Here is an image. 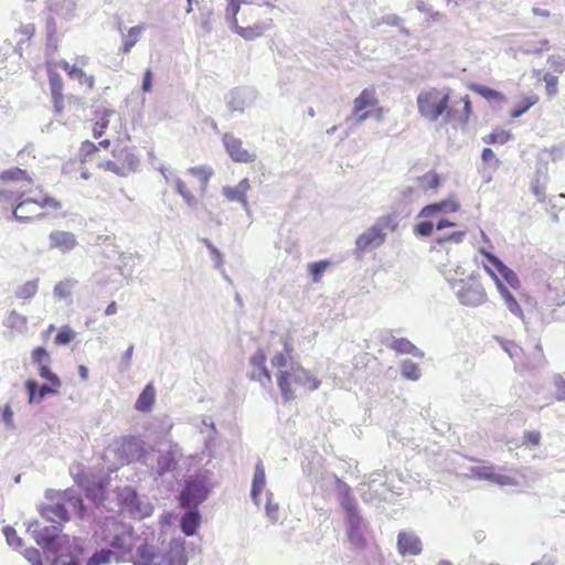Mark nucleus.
Returning <instances> with one entry per match:
<instances>
[{
	"label": "nucleus",
	"mask_w": 565,
	"mask_h": 565,
	"mask_svg": "<svg viewBox=\"0 0 565 565\" xmlns=\"http://www.w3.org/2000/svg\"><path fill=\"white\" fill-rule=\"evenodd\" d=\"M24 557L32 564V565H43L41 553L38 548L31 547L28 548L24 553Z\"/></svg>",
	"instance_id": "59"
},
{
	"label": "nucleus",
	"mask_w": 565,
	"mask_h": 565,
	"mask_svg": "<svg viewBox=\"0 0 565 565\" xmlns=\"http://www.w3.org/2000/svg\"><path fill=\"white\" fill-rule=\"evenodd\" d=\"M449 87H430L417 96L419 115L429 121H437L444 116V121L455 127H466L472 116V105L469 95L458 100L451 99Z\"/></svg>",
	"instance_id": "2"
},
{
	"label": "nucleus",
	"mask_w": 565,
	"mask_h": 565,
	"mask_svg": "<svg viewBox=\"0 0 565 565\" xmlns=\"http://www.w3.org/2000/svg\"><path fill=\"white\" fill-rule=\"evenodd\" d=\"M397 547L402 555H419L422 553V542L413 533L399 532L397 535Z\"/></svg>",
	"instance_id": "19"
},
{
	"label": "nucleus",
	"mask_w": 565,
	"mask_h": 565,
	"mask_svg": "<svg viewBox=\"0 0 565 565\" xmlns=\"http://www.w3.org/2000/svg\"><path fill=\"white\" fill-rule=\"evenodd\" d=\"M481 159L484 163L493 162V168H498L500 164L499 159L495 158L494 152L490 148H484L481 153Z\"/></svg>",
	"instance_id": "62"
},
{
	"label": "nucleus",
	"mask_w": 565,
	"mask_h": 565,
	"mask_svg": "<svg viewBox=\"0 0 565 565\" xmlns=\"http://www.w3.org/2000/svg\"><path fill=\"white\" fill-rule=\"evenodd\" d=\"M222 140L228 156L233 161L241 163H250L256 160V153L245 149L243 147V141L239 138H236L231 134H224Z\"/></svg>",
	"instance_id": "15"
},
{
	"label": "nucleus",
	"mask_w": 565,
	"mask_h": 565,
	"mask_svg": "<svg viewBox=\"0 0 565 565\" xmlns=\"http://www.w3.org/2000/svg\"><path fill=\"white\" fill-rule=\"evenodd\" d=\"M374 359L375 358L367 352H362V353L355 355L353 359V370L354 371L365 370L369 366V364L371 363V361Z\"/></svg>",
	"instance_id": "49"
},
{
	"label": "nucleus",
	"mask_w": 565,
	"mask_h": 565,
	"mask_svg": "<svg viewBox=\"0 0 565 565\" xmlns=\"http://www.w3.org/2000/svg\"><path fill=\"white\" fill-rule=\"evenodd\" d=\"M41 514L52 522H67L70 520V515L66 504L63 502L62 493L58 494L57 501L54 504L43 505Z\"/></svg>",
	"instance_id": "18"
},
{
	"label": "nucleus",
	"mask_w": 565,
	"mask_h": 565,
	"mask_svg": "<svg viewBox=\"0 0 565 565\" xmlns=\"http://www.w3.org/2000/svg\"><path fill=\"white\" fill-rule=\"evenodd\" d=\"M78 245L76 235L68 231L55 230L49 234L50 249H56L63 254L70 253Z\"/></svg>",
	"instance_id": "17"
},
{
	"label": "nucleus",
	"mask_w": 565,
	"mask_h": 565,
	"mask_svg": "<svg viewBox=\"0 0 565 565\" xmlns=\"http://www.w3.org/2000/svg\"><path fill=\"white\" fill-rule=\"evenodd\" d=\"M266 484L265 468L262 461H258L255 467L253 484H252V498L254 501L258 500Z\"/></svg>",
	"instance_id": "31"
},
{
	"label": "nucleus",
	"mask_w": 565,
	"mask_h": 565,
	"mask_svg": "<svg viewBox=\"0 0 565 565\" xmlns=\"http://www.w3.org/2000/svg\"><path fill=\"white\" fill-rule=\"evenodd\" d=\"M511 138V134L504 129H495L490 135H488L483 140L488 143H499L504 145Z\"/></svg>",
	"instance_id": "44"
},
{
	"label": "nucleus",
	"mask_w": 565,
	"mask_h": 565,
	"mask_svg": "<svg viewBox=\"0 0 565 565\" xmlns=\"http://www.w3.org/2000/svg\"><path fill=\"white\" fill-rule=\"evenodd\" d=\"M502 348L512 359L520 358V354L522 353V349L512 341L502 342Z\"/></svg>",
	"instance_id": "60"
},
{
	"label": "nucleus",
	"mask_w": 565,
	"mask_h": 565,
	"mask_svg": "<svg viewBox=\"0 0 565 565\" xmlns=\"http://www.w3.org/2000/svg\"><path fill=\"white\" fill-rule=\"evenodd\" d=\"M39 289V279L25 281L19 286L15 290V297L22 300H29L33 298Z\"/></svg>",
	"instance_id": "36"
},
{
	"label": "nucleus",
	"mask_w": 565,
	"mask_h": 565,
	"mask_svg": "<svg viewBox=\"0 0 565 565\" xmlns=\"http://www.w3.org/2000/svg\"><path fill=\"white\" fill-rule=\"evenodd\" d=\"M145 30V25H136L128 30L127 34L124 36L121 52L124 54H128L131 49L139 41L141 33Z\"/></svg>",
	"instance_id": "33"
},
{
	"label": "nucleus",
	"mask_w": 565,
	"mask_h": 565,
	"mask_svg": "<svg viewBox=\"0 0 565 565\" xmlns=\"http://www.w3.org/2000/svg\"><path fill=\"white\" fill-rule=\"evenodd\" d=\"M349 541L352 545H354L356 548H364L366 545V541L361 532V529H349Z\"/></svg>",
	"instance_id": "52"
},
{
	"label": "nucleus",
	"mask_w": 565,
	"mask_h": 565,
	"mask_svg": "<svg viewBox=\"0 0 565 565\" xmlns=\"http://www.w3.org/2000/svg\"><path fill=\"white\" fill-rule=\"evenodd\" d=\"M199 525H200V515L198 512L190 511V512L185 513L181 519L182 532L188 536L195 534Z\"/></svg>",
	"instance_id": "34"
},
{
	"label": "nucleus",
	"mask_w": 565,
	"mask_h": 565,
	"mask_svg": "<svg viewBox=\"0 0 565 565\" xmlns=\"http://www.w3.org/2000/svg\"><path fill=\"white\" fill-rule=\"evenodd\" d=\"M0 181L3 183L22 182L30 185L34 183L32 173H30L28 170L20 169L18 167H13L2 171L0 173Z\"/></svg>",
	"instance_id": "24"
},
{
	"label": "nucleus",
	"mask_w": 565,
	"mask_h": 565,
	"mask_svg": "<svg viewBox=\"0 0 565 565\" xmlns=\"http://www.w3.org/2000/svg\"><path fill=\"white\" fill-rule=\"evenodd\" d=\"M109 111H105L103 116L95 121V124L92 127L93 137L95 139L100 138L107 130L109 126V119H108Z\"/></svg>",
	"instance_id": "45"
},
{
	"label": "nucleus",
	"mask_w": 565,
	"mask_h": 565,
	"mask_svg": "<svg viewBox=\"0 0 565 565\" xmlns=\"http://www.w3.org/2000/svg\"><path fill=\"white\" fill-rule=\"evenodd\" d=\"M330 265L331 263L329 260H320L309 264L308 270L311 275L312 281L319 282L326 270L330 267Z\"/></svg>",
	"instance_id": "40"
},
{
	"label": "nucleus",
	"mask_w": 565,
	"mask_h": 565,
	"mask_svg": "<svg viewBox=\"0 0 565 565\" xmlns=\"http://www.w3.org/2000/svg\"><path fill=\"white\" fill-rule=\"evenodd\" d=\"M499 277L500 279L502 278V280L509 284L512 288L520 287V280L516 274L507 266H504L503 269L499 273Z\"/></svg>",
	"instance_id": "51"
},
{
	"label": "nucleus",
	"mask_w": 565,
	"mask_h": 565,
	"mask_svg": "<svg viewBox=\"0 0 565 565\" xmlns=\"http://www.w3.org/2000/svg\"><path fill=\"white\" fill-rule=\"evenodd\" d=\"M26 317L12 310L4 320V326L15 331H23L26 328Z\"/></svg>",
	"instance_id": "39"
},
{
	"label": "nucleus",
	"mask_w": 565,
	"mask_h": 565,
	"mask_svg": "<svg viewBox=\"0 0 565 565\" xmlns=\"http://www.w3.org/2000/svg\"><path fill=\"white\" fill-rule=\"evenodd\" d=\"M213 170L206 166L192 167L174 180V189L189 206H195L206 193Z\"/></svg>",
	"instance_id": "7"
},
{
	"label": "nucleus",
	"mask_w": 565,
	"mask_h": 565,
	"mask_svg": "<svg viewBox=\"0 0 565 565\" xmlns=\"http://www.w3.org/2000/svg\"><path fill=\"white\" fill-rule=\"evenodd\" d=\"M116 454L126 463L140 460L145 456L143 441L135 436H124L116 441Z\"/></svg>",
	"instance_id": "12"
},
{
	"label": "nucleus",
	"mask_w": 565,
	"mask_h": 565,
	"mask_svg": "<svg viewBox=\"0 0 565 565\" xmlns=\"http://www.w3.org/2000/svg\"><path fill=\"white\" fill-rule=\"evenodd\" d=\"M76 285L74 279H64L57 282L54 287V295L61 299L71 296L73 288Z\"/></svg>",
	"instance_id": "43"
},
{
	"label": "nucleus",
	"mask_w": 565,
	"mask_h": 565,
	"mask_svg": "<svg viewBox=\"0 0 565 565\" xmlns=\"http://www.w3.org/2000/svg\"><path fill=\"white\" fill-rule=\"evenodd\" d=\"M388 347L398 354H409L415 358L424 356V353L405 338L394 339Z\"/></svg>",
	"instance_id": "30"
},
{
	"label": "nucleus",
	"mask_w": 565,
	"mask_h": 565,
	"mask_svg": "<svg viewBox=\"0 0 565 565\" xmlns=\"http://www.w3.org/2000/svg\"><path fill=\"white\" fill-rule=\"evenodd\" d=\"M258 8L244 0H226L225 18L232 30L246 41L263 36L269 23L259 19Z\"/></svg>",
	"instance_id": "6"
},
{
	"label": "nucleus",
	"mask_w": 565,
	"mask_h": 565,
	"mask_svg": "<svg viewBox=\"0 0 565 565\" xmlns=\"http://www.w3.org/2000/svg\"><path fill=\"white\" fill-rule=\"evenodd\" d=\"M385 239V233H381L374 225L356 238V248L364 252L369 248L379 247Z\"/></svg>",
	"instance_id": "20"
},
{
	"label": "nucleus",
	"mask_w": 565,
	"mask_h": 565,
	"mask_svg": "<svg viewBox=\"0 0 565 565\" xmlns=\"http://www.w3.org/2000/svg\"><path fill=\"white\" fill-rule=\"evenodd\" d=\"M553 384L555 386V399L559 402L565 401V379L562 375L556 374L553 377Z\"/></svg>",
	"instance_id": "54"
},
{
	"label": "nucleus",
	"mask_w": 565,
	"mask_h": 565,
	"mask_svg": "<svg viewBox=\"0 0 565 565\" xmlns=\"http://www.w3.org/2000/svg\"><path fill=\"white\" fill-rule=\"evenodd\" d=\"M228 107L232 111L243 113L245 109V102L238 93H232L228 100Z\"/></svg>",
	"instance_id": "56"
},
{
	"label": "nucleus",
	"mask_w": 565,
	"mask_h": 565,
	"mask_svg": "<svg viewBox=\"0 0 565 565\" xmlns=\"http://www.w3.org/2000/svg\"><path fill=\"white\" fill-rule=\"evenodd\" d=\"M98 152V146H96L90 140H84L81 143L79 150H78V158L81 163L86 164L90 163L94 159V156Z\"/></svg>",
	"instance_id": "38"
},
{
	"label": "nucleus",
	"mask_w": 565,
	"mask_h": 565,
	"mask_svg": "<svg viewBox=\"0 0 565 565\" xmlns=\"http://www.w3.org/2000/svg\"><path fill=\"white\" fill-rule=\"evenodd\" d=\"M76 338V332L67 324L63 326L54 338L56 345H66Z\"/></svg>",
	"instance_id": "41"
},
{
	"label": "nucleus",
	"mask_w": 565,
	"mask_h": 565,
	"mask_svg": "<svg viewBox=\"0 0 565 565\" xmlns=\"http://www.w3.org/2000/svg\"><path fill=\"white\" fill-rule=\"evenodd\" d=\"M89 64V57L87 55H77L73 62L61 60L57 63L47 62L46 73L49 78L50 92L54 110L61 115L64 110V87L65 83L60 73L56 72L55 67L64 70L68 78L76 81L79 86L85 87L87 90H93L96 85V79L93 74H88L85 67Z\"/></svg>",
	"instance_id": "4"
},
{
	"label": "nucleus",
	"mask_w": 565,
	"mask_h": 565,
	"mask_svg": "<svg viewBox=\"0 0 565 565\" xmlns=\"http://www.w3.org/2000/svg\"><path fill=\"white\" fill-rule=\"evenodd\" d=\"M342 486L344 488V495L341 500V504L348 514L350 512L358 510V505L354 497L351 493L350 487L345 483H342Z\"/></svg>",
	"instance_id": "46"
},
{
	"label": "nucleus",
	"mask_w": 565,
	"mask_h": 565,
	"mask_svg": "<svg viewBox=\"0 0 565 565\" xmlns=\"http://www.w3.org/2000/svg\"><path fill=\"white\" fill-rule=\"evenodd\" d=\"M473 478L486 480L498 486H516V479L511 475V470L495 466H479L470 469Z\"/></svg>",
	"instance_id": "10"
},
{
	"label": "nucleus",
	"mask_w": 565,
	"mask_h": 565,
	"mask_svg": "<svg viewBox=\"0 0 565 565\" xmlns=\"http://www.w3.org/2000/svg\"><path fill=\"white\" fill-rule=\"evenodd\" d=\"M375 227H379L381 233H384V231H395L398 226L396 215L395 214H387L383 215L377 218V221L374 224Z\"/></svg>",
	"instance_id": "42"
},
{
	"label": "nucleus",
	"mask_w": 565,
	"mask_h": 565,
	"mask_svg": "<svg viewBox=\"0 0 565 565\" xmlns=\"http://www.w3.org/2000/svg\"><path fill=\"white\" fill-rule=\"evenodd\" d=\"M539 96L537 95H530L524 96L522 99L512 108L511 110V117L518 118L525 114L532 106L537 104Z\"/></svg>",
	"instance_id": "37"
},
{
	"label": "nucleus",
	"mask_w": 565,
	"mask_h": 565,
	"mask_svg": "<svg viewBox=\"0 0 565 565\" xmlns=\"http://www.w3.org/2000/svg\"><path fill=\"white\" fill-rule=\"evenodd\" d=\"M465 236H466V231H457V232H452L451 234H449L447 236L437 237L434 241L433 249L440 252L446 248L447 244H450V243L460 244L463 241Z\"/></svg>",
	"instance_id": "35"
},
{
	"label": "nucleus",
	"mask_w": 565,
	"mask_h": 565,
	"mask_svg": "<svg viewBox=\"0 0 565 565\" xmlns=\"http://www.w3.org/2000/svg\"><path fill=\"white\" fill-rule=\"evenodd\" d=\"M434 224L429 221L419 222L414 227L417 236H429L433 233Z\"/></svg>",
	"instance_id": "58"
},
{
	"label": "nucleus",
	"mask_w": 565,
	"mask_h": 565,
	"mask_svg": "<svg viewBox=\"0 0 565 565\" xmlns=\"http://www.w3.org/2000/svg\"><path fill=\"white\" fill-rule=\"evenodd\" d=\"M418 180L422 182L423 189H425V190H428V189L435 190V189L439 188V185H440V178L434 171L426 173L425 175L420 177Z\"/></svg>",
	"instance_id": "48"
},
{
	"label": "nucleus",
	"mask_w": 565,
	"mask_h": 565,
	"mask_svg": "<svg viewBox=\"0 0 565 565\" xmlns=\"http://www.w3.org/2000/svg\"><path fill=\"white\" fill-rule=\"evenodd\" d=\"M457 297L462 305L476 307L486 301L487 295L479 280L469 278L460 281Z\"/></svg>",
	"instance_id": "11"
},
{
	"label": "nucleus",
	"mask_w": 565,
	"mask_h": 565,
	"mask_svg": "<svg viewBox=\"0 0 565 565\" xmlns=\"http://www.w3.org/2000/svg\"><path fill=\"white\" fill-rule=\"evenodd\" d=\"M249 372L248 379L259 383L265 388L271 387V374L266 365V353L264 350L258 349L248 361Z\"/></svg>",
	"instance_id": "13"
},
{
	"label": "nucleus",
	"mask_w": 565,
	"mask_h": 565,
	"mask_svg": "<svg viewBox=\"0 0 565 565\" xmlns=\"http://www.w3.org/2000/svg\"><path fill=\"white\" fill-rule=\"evenodd\" d=\"M487 273L493 278L497 282V287L499 289L500 295L502 296L505 306L516 317H523V311L516 299L513 295L508 290V288L503 285L502 280H500L493 273V270L487 266Z\"/></svg>",
	"instance_id": "21"
},
{
	"label": "nucleus",
	"mask_w": 565,
	"mask_h": 565,
	"mask_svg": "<svg viewBox=\"0 0 565 565\" xmlns=\"http://www.w3.org/2000/svg\"><path fill=\"white\" fill-rule=\"evenodd\" d=\"M3 534L10 546L21 547L22 540L18 536L17 531L12 526H4Z\"/></svg>",
	"instance_id": "55"
},
{
	"label": "nucleus",
	"mask_w": 565,
	"mask_h": 565,
	"mask_svg": "<svg viewBox=\"0 0 565 565\" xmlns=\"http://www.w3.org/2000/svg\"><path fill=\"white\" fill-rule=\"evenodd\" d=\"M156 402V388L152 383L146 385L142 392L139 394L135 408L141 413H148L152 409Z\"/></svg>",
	"instance_id": "26"
},
{
	"label": "nucleus",
	"mask_w": 565,
	"mask_h": 565,
	"mask_svg": "<svg viewBox=\"0 0 565 565\" xmlns=\"http://www.w3.org/2000/svg\"><path fill=\"white\" fill-rule=\"evenodd\" d=\"M469 88L489 102L503 103L505 100L504 94L488 86L471 84Z\"/></svg>",
	"instance_id": "32"
},
{
	"label": "nucleus",
	"mask_w": 565,
	"mask_h": 565,
	"mask_svg": "<svg viewBox=\"0 0 565 565\" xmlns=\"http://www.w3.org/2000/svg\"><path fill=\"white\" fill-rule=\"evenodd\" d=\"M524 444L531 447L540 445L541 434L536 430L526 431L523 436Z\"/></svg>",
	"instance_id": "61"
},
{
	"label": "nucleus",
	"mask_w": 565,
	"mask_h": 565,
	"mask_svg": "<svg viewBox=\"0 0 565 565\" xmlns=\"http://www.w3.org/2000/svg\"><path fill=\"white\" fill-rule=\"evenodd\" d=\"M546 86V93L548 96H554L557 93L558 78L557 76L545 74L543 77Z\"/></svg>",
	"instance_id": "57"
},
{
	"label": "nucleus",
	"mask_w": 565,
	"mask_h": 565,
	"mask_svg": "<svg viewBox=\"0 0 565 565\" xmlns=\"http://www.w3.org/2000/svg\"><path fill=\"white\" fill-rule=\"evenodd\" d=\"M113 160H104L97 163V168L109 171L118 177H126L134 172L138 166L137 157L128 148L113 151Z\"/></svg>",
	"instance_id": "8"
},
{
	"label": "nucleus",
	"mask_w": 565,
	"mask_h": 565,
	"mask_svg": "<svg viewBox=\"0 0 565 565\" xmlns=\"http://www.w3.org/2000/svg\"><path fill=\"white\" fill-rule=\"evenodd\" d=\"M460 205L457 201L454 200H444L437 203L428 204L422 209L419 212V216L422 217H430L437 213H452L459 210Z\"/></svg>",
	"instance_id": "23"
},
{
	"label": "nucleus",
	"mask_w": 565,
	"mask_h": 565,
	"mask_svg": "<svg viewBox=\"0 0 565 565\" xmlns=\"http://www.w3.org/2000/svg\"><path fill=\"white\" fill-rule=\"evenodd\" d=\"M62 202L47 191L13 192L0 189V209L10 212L12 217L23 224L49 220L62 210Z\"/></svg>",
	"instance_id": "3"
},
{
	"label": "nucleus",
	"mask_w": 565,
	"mask_h": 565,
	"mask_svg": "<svg viewBox=\"0 0 565 565\" xmlns=\"http://www.w3.org/2000/svg\"><path fill=\"white\" fill-rule=\"evenodd\" d=\"M374 111L376 113L377 118L382 116V109L379 107V99L375 90L373 88H365L354 99L350 119L360 124L370 118Z\"/></svg>",
	"instance_id": "9"
},
{
	"label": "nucleus",
	"mask_w": 565,
	"mask_h": 565,
	"mask_svg": "<svg viewBox=\"0 0 565 565\" xmlns=\"http://www.w3.org/2000/svg\"><path fill=\"white\" fill-rule=\"evenodd\" d=\"M28 393H29V401L32 403L35 399H42L47 394H55L58 391L60 386H54L50 383V385H42L39 386L38 383L33 380H30L25 384Z\"/></svg>",
	"instance_id": "29"
},
{
	"label": "nucleus",
	"mask_w": 565,
	"mask_h": 565,
	"mask_svg": "<svg viewBox=\"0 0 565 565\" xmlns=\"http://www.w3.org/2000/svg\"><path fill=\"white\" fill-rule=\"evenodd\" d=\"M114 553L110 550H102L96 552L88 561L87 565H105L108 564Z\"/></svg>",
	"instance_id": "47"
},
{
	"label": "nucleus",
	"mask_w": 565,
	"mask_h": 565,
	"mask_svg": "<svg viewBox=\"0 0 565 565\" xmlns=\"http://www.w3.org/2000/svg\"><path fill=\"white\" fill-rule=\"evenodd\" d=\"M62 499L63 502L66 504L67 509H72L73 512H75L78 518L83 519L86 514V508L84 505V502L82 498L71 489H67L62 492Z\"/></svg>",
	"instance_id": "27"
},
{
	"label": "nucleus",
	"mask_w": 565,
	"mask_h": 565,
	"mask_svg": "<svg viewBox=\"0 0 565 565\" xmlns=\"http://www.w3.org/2000/svg\"><path fill=\"white\" fill-rule=\"evenodd\" d=\"M186 562L184 542L172 540L163 553L153 552V562L150 565H186Z\"/></svg>",
	"instance_id": "14"
},
{
	"label": "nucleus",
	"mask_w": 565,
	"mask_h": 565,
	"mask_svg": "<svg viewBox=\"0 0 565 565\" xmlns=\"http://www.w3.org/2000/svg\"><path fill=\"white\" fill-rule=\"evenodd\" d=\"M202 489L195 481H188L185 488L182 490L180 500L183 507H189L192 502L203 500L204 495L201 493Z\"/></svg>",
	"instance_id": "28"
},
{
	"label": "nucleus",
	"mask_w": 565,
	"mask_h": 565,
	"mask_svg": "<svg viewBox=\"0 0 565 565\" xmlns=\"http://www.w3.org/2000/svg\"><path fill=\"white\" fill-rule=\"evenodd\" d=\"M402 374L408 380H417L420 375V372L416 363L412 361H405L402 364Z\"/></svg>",
	"instance_id": "50"
},
{
	"label": "nucleus",
	"mask_w": 565,
	"mask_h": 565,
	"mask_svg": "<svg viewBox=\"0 0 565 565\" xmlns=\"http://www.w3.org/2000/svg\"><path fill=\"white\" fill-rule=\"evenodd\" d=\"M104 541L121 556H128L135 565H150L153 562V546L148 537L137 535L134 529L110 520L106 523Z\"/></svg>",
	"instance_id": "5"
},
{
	"label": "nucleus",
	"mask_w": 565,
	"mask_h": 565,
	"mask_svg": "<svg viewBox=\"0 0 565 565\" xmlns=\"http://www.w3.org/2000/svg\"><path fill=\"white\" fill-rule=\"evenodd\" d=\"M348 520H349L350 529H355V527L360 529L361 523H362V516L360 515L358 510L348 513Z\"/></svg>",
	"instance_id": "63"
},
{
	"label": "nucleus",
	"mask_w": 565,
	"mask_h": 565,
	"mask_svg": "<svg viewBox=\"0 0 565 565\" xmlns=\"http://www.w3.org/2000/svg\"><path fill=\"white\" fill-rule=\"evenodd\" d=\"M278 343L282 350L271 356L270 365L275 370L276 383L284 402L295 399L298 390L308 392L317 390L320 381L310 371L294 361L295 349L291 338L288 334L280 335Z\"/></svg>",
	"instance_id": "1"
},
{
	"label": "nucleus",
	"mask_w": 565,
	"mask_h": 565,
	"mask_svg": "<svg viewBox=\"0 0 565 565\" xmlns=\"http://www.w3.org/2000/svg\"><path fill=\"white\" fill-rule=\"evenodd\" d=\"M250 189L249 180L247 178L239 181L236 186H224L222 192L227 201L239 202L247 206V192Z\"/></svg>",
	"instance_id": "22"
},
{
	"label": "nucleus",
	"mask_w": 565,
	"mask_h": 565,
	"mask_svg": "<svg viewBox=\"0 0 565 565\" xmlns=\"http://www.w3.org/2000/svg\"><path fill=\"white\" fill-rule=\"evenodd\" d=\"M60 532H61V526H58V525L43 526V527L33 530V539L35 540V542L39 545H41L43 547H47L55 542Z\"/></svg>",
	"instance_id": "25"
},
{
	"label": "nucleus",
	"mask_w": 565,
	"mask_h": 565,
	"mask_svg": "<svg viewBox=\"0 0 565 565\" xmlns=\"http://www.w3.org/2000/svg\"><path fill=\"white\" fill-rule=\"evenodd\" d=\"M32 362L39 366V375L49 381L54 386H61V381L56 374L50 370V354L43 347H38L32 350Z\"/></svg>",
	"instance_id": "16"
},
{
	"label": "nucleus",
	"mask_w": 565,
	"mask_h": 565,
	"mask_svg": "<svg viewBox=\"0 0 565 565\" xmlns=\"http://www.w3.org/2000/svg\"><path fill=\"white\" fill-rule=\"evenodd\" d=\"M482 253L488 260V264L484 265V269L487 270V266H489L493 270L494 275L500 279L499 273L503 269V267L505 265L494 255H492L488 252H482Z\"/></svg>",
	"instance_id": "53"
},
{
	"label": "nucleus",
	"mask_w": 565,
	"mask_h": 565,
	"mask_svg": "<svg viewBox=\"0 0 565 565\" xmlns=\"http://www.w3.org/2000/svg\"><path fill=\"white\" fill-rule=\"evenodd\" d=\"M266 514L267 516L273 521L277 522L278 520V505L275 503H271L270 501L266 504Z\"/></svg>",
	"instance_id": "64"
}]
</instances>
